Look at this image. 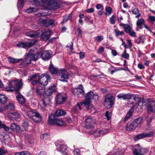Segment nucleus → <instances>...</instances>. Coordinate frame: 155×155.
Here are the masks:
<instances>
[{"mask_svg": "<svg viewBox=\"0 0 155 155\" xmlns=\"http://www.w3.org/2000/svg\"><path fill=\"white\" fill-rule=\"evenodd\" d=\"M144 138L143 133L137 135L134 137L135 141H137L138 140Z\"/></svg>", "mask_w": 155, "mask_h": 155, "instance_id": "obj_46", "label": "nucleus"}, {"mask_svg": "<svg viewBox=\"0 0 155 155\" xmlns=\"http://www.w3.org/2000/svg\"><path fill=\"white\" fill-rule=\"evenodd\" d=\"M118 99H123V100H128L130 98V94H124L123 93L120 94L117 96Z\"/></svg>", "mask_w": 155, "mask_h": 155, "instance_id": "obj_16", "label": "nucleus"}, {"mask_svg": "<svg viewBox=\"0 0 155 155\" xmlns=\"http://www.w3.org/2000/svg\"><path fill=\"white\" fill-rule=\"evenodd\" d=\"M36 41L35 40H32L30 42H20L16 46L20 48H30L32 47L35 43Z\"/></svg>", "mask_w": 155, "mask_h": 155, "instance_id": "obj_4", "label": "nucleus"}, {"mask_svg": "<svg viewBox=\"0 0 155 155\" xmlns=\"http://www.w3.org/2000/svg\"><path fill=\"white\" fill-rule=\"evenodd\" d=\"M110 155H120V152L116 149L113 150L111 152L110 154Z\"/></svg>", "mask_w": 155, "mask_h": 155, "instance_id": "obj_51", "label": "nucleus"}, {"mask_svg": "<svg viewBox=\"0 0 155 155\" xmlns=\"http://www.w3.org/2000/svg\"><path fill=\"white\" fill-rule=\"evenodd\" d=\"M41 102H42V105H40L39 107L41 110L44 111L45 109L46 106L51 103V100L49 97H47L42 99Z\"/></svg>", "mask_w": 155, "mask_h": 155, "instance_id": "obj_10", "label": "nucleus"}, {"mask_svg": "<svg viewBox=\"0 0 155 155\" xmlns=\"http://www.w3.org/2000/svg\"><path fill=\"white\" fill-rule=\"evenodd\" d=\"M49 78L50 77L48 75L45 76L44 74H43L39 77V82L44 86L46 85Z\"/></svg>", "mask_w": 155, "mask_h": 155, "instance_id": "obj_7", "label": "nucleus"}, {"mask_svg": "<svg viewBox=\"0 0 155 155\" xmlns=\"http://www.w3.org/2000/svg\"><path fill=\"white\" fill-rule=\"evenodd\" d=\"M41 53L40 52H37L36 54L33 55L32 60L34 61H36L38 58L40 57Z\"/></svg>", "mask_w": 155, "mask_h": 155, "instance_id": "obj_45", "label": "nucleus"}, {"mask_svg": "<svg viewBox=\"0 0 155 155\" xmlns=\"http://www.w3.org/2000/svg\"><path fill=\"white\" fill-rule=\"evenodd\" d=\"M132 13L136 15L135 18H139L141 16V14L139 12V10L137 8H134L132 10Z\"/></svg>", "mask_w": 155, "mask_h": 155, "instance_id": "obj_30", "label": "nucleus"}, {"mask_svg": "<svg viewBox=\"0 0 155 155\" xmlns=\"http://www.w3.org/2000/svg\"><path fill=\"white\" fill-rule=\"evenodd\" d=\"M93 96H94V93L92 91H90L87 94L85 100L84 102V106L87 108L90 106L91 101L92 99Z\"/></svg>", "mask_w": 155, "mask_h": 155, "instance_id": "obj_5", "label": "nucleus"}, {"mask_svg": "<svg viewBox=\"0 0 155 155\" xmlns=\"http://www.w3.org/2000/svg\"><path fill=\"white\" fill-rule=\"evenodd\" d=\"M16 98L18 102L21 105L25 104L26 101V99L21 94H19L16 96Z\"/></svg>", "mask_w": 155, "mask_h": 155, "instance_id": "obj_19", "label": "nucleus"}, {"mask_svg": "<svg viewBox=\"0 0 155 155\" xmlns=\"http://www.w3.org/2000/svg\"><path fill=\"white\" fill-rule=\"evenodd\" d=\"M22 127L25 130H27L28 127V124L26 122H24L22 124Z\"/></svg>", "mask_w": 155, "mask_h": 155, "instance_id": "obj_57", "label": "nucleus"}, {"mask_svg": "<svg viewBox=\"0 0 155 155\" xmlns=\"http://www.w3.org/2000/svg\"><path fill=\"white\" fill-rule=\"evenodd\" d=\"M57 118L56 116L53 114H51L48 117V122L50 124H54L56 122Z\"/></svg>", "mask_w": 155, "mask_h": 155, "instance_id": "obj_18", "label": "nucleus"}, {"mask_svg": "<svg viewBox=\"0 0 155 155\" xmlns=\"http://www.w3.org/2000/svg\"><path fill=\"white\" fill-rule=\"evenodd\" d=\"M104 51V48L103 47H101L99 48L97 50V53L100 54L103 52Z\"/></svg>", "mask_w": 155, "mask_h": 155, "instance_id": "obj_64", "label": "nucleus"}, {"mask_svg": "<svg viewBox=\"0 0 155 155\" xmlns=\"http://www.w3.org/2000/svg\"><path fill=\"white\" fill-rule=\"evenodd\" d=\"M66 99V95L63 94L59 93L56 96L55 100L56 103L58 104H61L65 101Z\"/></svg>", "mask_w": 155, "mask_h": 155, "instance_id": "obj_8", "label": "nucleus"}, {"mask_svg": "<svg viewBox=\"0 0 155 155\" xmlns=\"http://www.w3.org/2000/svg\"><path fill=\"white\" fill-rule=\"evenodd\" d=\"M84 104V102L78 103L77 105L72 108V111L74 113H77L81 109V106Z\"/></svg>", "mask_w": 155, "mask_h": 155, "instance_id": "obj_12", "label": "nucleus"}, {"mask_svg": "<svg viewBox=\"0 0 155 155\" xmlns=\"http://www.w3.org/2000/svg\"><path fill=\"white\" fill-rule=\"evenodd\" d=\"M47 19H43L42 18H40L39 20V21L41 23L44 25L46 26Z\"/></svg>", "mask_w": 155, "mask_h": 155, "instance_id": "obj_59", "label": "nucleus"}, {"mask_svg": "<svg viewBox=\"0 0 155 155\" xmlns=\"http://www.w3.org/2000/svg\"><path fill=\"white\" fill-rule=\"evenodd\" d=\"M37 10V8H36L30 7L26 9V12L28 13H30L33 12H36Z\"/></svg>", "mask_w": 155, "mask_h": 155, "instance_id": "obj_44", "label": "nucleus"}, {"mask_svg": "<svg viewBox=\"0 0 155 155\" xmlns=\"http://www.w3.org/2000/svg\"><path fill=\"white\" fill-rule=\"evenodd\" d=\"M11 84H14V86H15L18 88L21 87L22 86L21 80L12 81L11 82Z\"/></svg>", "mask_w": 155, "mask_h": 155, "instance_id": "obj_28", "label": "nucleus"}, {"mask_svg": "<svg viewBox=\"0 0 155 155\" xmlns=\"http://www.w3.org/2000/svg\"><path fill=\"white\" fill-rule=\"evenodd\" d=\"M54 24V21L52 19H47L46 26H49L53 25Z\"/></svg>", "mask_w": 155, "mask_h": 155, "instance_id": "obj_48", "label": "nucleus"}, {"mask_svg": "<svg viewBox=\"0 0 155 155\" xmlns=\"http://www.w3.org/2000/svg\"><path fill=\"white\" fill-rule=\"evenodd\" d=\"M136 148L134 149L133 153L134 155H143L141 154L142 149L139 145L137 144L136 146Z\"/></svg>", "mask_w": 155, "mask_h": 155, "instance_id": "obj_13", "label": "nucleus"}, {"mask_svg": "<svg viewBox=\"0 0 155 155\" xmlns=\"http://www.w3.org/2000/svg\"><path fill=\"white\" fill-rule=\"evenodd\" d=\"M137 125L135 124L134 122L130 121L127 124L126 129L129 131L134 130L137 127Z\"/></svg>", "mask_w": 155, "mask_h": 155, "instance_id": "obj_17", "label": "nucleus"}, {"mask_svg": "<svg viewBox=\"0 0 155 155\" xmlns=\"http://www.w3.org/2000/svg\"><path fill=\"white\" fill-rule=\"evenodd\" d=\"M52 52L50 50L43 51L40 56L41 59L44 61H48L51 58Z\"/></svg>", "mask_w": 155, "mask_h": 155, "instance_id": "obj_6", "label": "nucleus"}, {"mask_svg": "<svg viewBox=\"0 0 155 155\" xmlns=\"http://www.w3.org/2000/svg\"><path fill=\"white\" fill-rule=\"evenodd\" d=\"M24 0H19L18 2L17 6L18 8H21L24 4Z\"/></svg>", "mask_w": 155, "mask_h": 155, "instance_id": "obj_55", "label": "nucleus"}, {"mask_svg": "<svg viewBox=\"0 0 155 155\" xmlns=\"http://www.w3.org/2000/svg\"><path fill=\"white\" fill-rule=\"evenodd\" d=\"M15 155H30V154L28 151H23L17 152Z\"/></svg>", "mask_w": 155, "mask_h": 155, "instance_id": "obj_41", "label": "nucleus"}, {"mask_svg": "<svg viewBox=\"0 0 155 155\" xmlns=\"http://www.w3.org/2000/svg\"><path fill=\"white\" fill-rule=\"evenodd\" d=\"M40 34V33L38 31H30L26 33V36L31 38H35L37 37Z\"/></svg>", "mask_w": 155, "mask_h": 155, "instance_id": "obj_15", "label": "nucleus"}, {"mask_svg": "<svg viewBox=\"0 0 155 155\" xmlns=\"http://www.w3.org/2000/svg\"><path fill=\"white\" fill-rule=\"evenodd\" d=\"M107 130H106L105 131L104 130H99V131L98 132H99V134L97 135V137L103 136L107 132Z\"/></svg>", "mask_w": 155, "mask_h": 155, "instance_id": "obj_54", "label": "nucleus"}, {"mask_svg": "<svg viewBox=\"0 0 155 155\" xmlns=\"http://www.w3.org/2000/svg\"><path fill=\"white\" fill-rule=\"evenodd\" d=\"M84 87L81 84H80L77 88H73L72 90V93L74 95L81 94L83 95L84 94V91L83 90Z\"/></svg>", "mask_w": 155, "mask_h": 155, "instance_id": "obj_9", "label": "nucleus"}, {"mask_svg": "<svg viewBox=\"0 0 155 155\" xmlns=\"http://www.w3.org/2000/svg\"><path fill=\"white\" fill-rule=\"evenodd\" d=\"M0 128H2L4 129L6 131H8L9 130V128L6 126L4 124H2L1 121L0 120Z\"/></svg>", "mask_w": 155, "mask_h": 155, "instance_id": "obj_49", "label": "nucleus"}, {"mask_svg": "<svg viewBox=\"0 0 155 155\" xmlns=\"http://www.w3.org/2000/svg\"><path fill=\"white\" fill-rule=\"evenodd\" d=\"M114 32L117 36L121 35L122 34L124 33V32L123 31H120L119 30L116 29L114 30Z\"/></svg>", "mask_w": 155, "mask_h": 155, "instance_id": "obj_53", "label": "nucleus"}, {"mask_svg": "<svg viewBox=\"0 0 155 155\" xmlns=\"http://www.w3.org/2000/svg\"><path fill=\"white\" fill-rule=\"evenodd\" d=\"M49 69L50 72L52 74H55L57 73L58 70L56 68L54 67L52 64H50L49 67Z\"/></svg>", "mask_w": 155, "mask_h": 155, "instance_id": "obj_34", "label": "nucleus"}, {"mask_svg": "<svg viewBox=\"0 0 155 155\" xmlns=\"http://www.w3.org/2000/svg\"><path fill=\"white\" fill-rule=\"evenodd\" d=\"M65 124V122L61 120L57 119L56 122L54 125L57 126H62L64 125Z\"/></svg>", "mask_w": 155, "mask_h": 155, "instance_id": "obj_38", "label": "nucleus"}, {"mask_svg": "<svg viewBox=\"0 0 155 155\" xmlns=\"http://www.w3.org/2000/svg\"><path fill=\"white\" fill-rule=\"evenodd\" d=\"M142 122V119L141 117H138L134 120V121L135 124H136L137 127L139 125H140Z\"/></svg>", "mask_w": 155, "mask_h": 155, "instance_id": "obj_39", "label": "nucleus"}, {"mask_svg": "<svg viewBox=\"0 0 155 155\" xmlns=\"http://www.w3.org/2000/svg\"><path fill=\"white\" fill-rule=\"evenodd\" d=\"M47 35H45V33H43V32H42L41 38L43 41H47L49 38V35L50 34V32L47 31Z\"/></svg>", "mask_w": 155, "mask_h": 155, "instance_id": "obj_32", "label": "nucleus"}, {"mask_svg": "<svg viewBox=\"0 0 155 155\" xmlns=\"http://www.w3.org/2000/svg\"><path fill=\"white\" fill-rule=\"evenodd\" d=\"M7 60L11 64H15L21 61L22 60V59H18L9 56L7 58Z\"/></svg>", "mask_w": 155, "mask_h": 155, "instance_id": "obj_22", "label": "nucleus"}, {"mask_svg": "<svg viewBox=\"0 0 155 155\" xmlns=\"http://www.w3.org/2000/svg\"><path fill=\"white\" fill-rule=\"evenodd\" d=\"M54 91V87H51L47 90L45 91V94L47 96H51Z\"/></svg>", "mask_w": 155, "mask_h": 155, "instance_id": "obj_27", "label": "nucleus"}, {"mask_svg": "<svg viewBox=\"0 0 155 155\" xmlns=\"http://www.w3.org/2000/svg\"><path fill=\"white\" fill-rule=\"evenodd\" d=\"M105 116L107 118V120H109L111 118V114L109 111H107L105 114Z\"/></svg>", "mask_w": 155, "mask_h": 155, "instance_id": "obj_58", "label": "nucleus"}, {"mask_svg": "<svg viewBox=\"0 0 155 155\" xmlns=\"http://www.w3.org/2000/svg\"><path fill=\"white\" fill-rule=\"evenodd\" d=\"M85 122V127L86 128L91 129L94 128L93 125L95 123V120L91 116H87Z\"/></svg>", "mask_w": 155, "mask_h": 155, "instance_id": "obj_2", "label": "nucleus"}, {"mask_svg": "<svg viewBox=\"0 0 155 155\" xmlns=\"http://www.w3.org/2000/svg\"><path fill=\"white\" fill-rule=\"evenodd\" d=\"M59 150L64 155H67L68 152L67 146L64 144H61L60 146Z\"/></svg>", "mask_w": 155, "mask_h": 155, "instance_id": "obj_20", "label": "nucleus"}, {"mask_svg": "<svg viewBox=\"0 0 155 155\" xmlns=\"http://www.w3.org/2000/svg\"><path fill=\"white\" fill-rule=\"evenodd\" d=\"M130 99L132 98V97H133V99L135 101H136V100L138 98V97L137 95H135V94H130Z\"/></svg>", "mask_w": 155, "mask_h": 155, "instance_id": "obj_63", "label": "nucleus"}, {"mask_svg": "<svg viewBox=\"0 0 155 155\" xmlns=\"http://www.w3.org/2000/svg\"><path fill=\"white\" fill-rule=\"evenodd\" d=\"M49 5L54 9L59 8L60 7L59 4L53 0H51L50 1Z\"/></svg>", "mask_w": 155, "mask_h": 155, "instance_id": "obj_26", "label": "nucleus"}, {"mask_svg": "<svg viewBox=\"0 0 155 155\" xmlns=\"http://www.w3.org/2000/svg\"><path fill=\"white\" fill-rule=\"evenodd\" d=\"M5 109H9L11 110H14L15 108V106L12 103L10 102L7 105L4 106Z\"/></svg>", "mask_w": 155, "mask_h": 155, "instance_id": "obj_33", "label": "nucleus"}, {"mask_svg": "<svg viewBox=\"0 0 155 155\" xmlns=\"http://www.w3.org/2000/svg\"><path fill=\"white\" fill-rule=\"evenodd\" d=\"M66 113V112L64 110H58L56 111L54 115L57 117L65 115Z\"/></svg>", "mask_w": 155, "mask_h": 155, "instance_id": "obj_29", "label": "nucleus"}, {"mask_svg": "<svg viewBox=\"0 0 155 155\" xmlns=\"http://www.w3.org/2000/svg\"><path fill=\"white\" fill-rule=\"evenodd\" d=\"M6 91L9 92H12L15 89V87L14 84H11V82L9 83L8 85L5 88Z\"/></svg>", "mask_w": 155, "mask_h": 155, "instance_id": "obj_31", "label": "nucleus"}, {"mask_svg": "<svg viewBox=\"0 0 155 155\" xmlns=\"http://www.w3.org/2000/svg\"><path fill=\"white\" fill-rule=\"evenodd\" d=\"M7 153V150L4 147L0 148V155H5Z\"/></svg>", "mask_w": 155, "mask_h": 155, "instance_id": "obj_42", "label": "nucleus"}, {"mask_svg": "<svg viewBox=\"0 0 155 155\" xmlns=\"http://www.w3.org/2000/svg\"><path fill=\"white\" fill-rule=\"evenodd\" d=\"M134 111V109L132 107L130 109L124 118V122H126L127 121L128 119H129V118L132 116V114Z\"/></svg>", "mask_w": 155, "mask_h": 155, "instance_id": "obj_25", "label": "nucleus"}, {"mask_svg": "<svg viewBox=\"0 0 155 155\" xmlns=\"http://www.w3.org/2000/svg\"><path fill=\"white\" fill-rule=\"evenodd\" d=\"M103 39V36L101 35L97 36L96 37V40L98 42H101Z\"/></svg>", "mask_w": 155, "mask_h": 155, "instance_id": "obj_61", "label": "nucleus"}, {"mask_svg": "<svg viewBox=\"0 0 155 155\" xmlns=\"http://www.w3.org/2000/svg\"><path fill=\"white\" fill-rule=\"evenodd\" d=\"M25 59L24 61V63L25 64H30L31 61V55L30 54L26 55L25 56Z\"/></svg>", "mask_w": 155, "mask_h": 155, "instance_id": "obj_35", "label": "nucleus"}, {"mask_svg": "<svg viewBox=\"0 0 155 155\" xmlns=\"http://www.w3.org/2000/svg\"><path fill=\"white\" fill-rule=\"evenodd\" d=\"M112 12V9L110 7L108 6L105 8V14L107 16L110 15Z\"/></svg>", "mask_w": 155, "mask_h": 155, "instance_id": "obj_43", "label": "nucleus"}, {"mask_svg": "<svg viewBox=\"0 0 155 155\" xmlns=\"http://www.w3.org/2000/svg\"><path fill=\"white\" fill-rule=\"evenodd\" d=\"M49 135L48 134L44 133L41 135V139L46 140L49 138Z\"/></svg>", "mask_w": 155, "mask_h": 155, "instance_id": "obj_47", "label": "nucleus"}, {"mask_svg": "<svg viewBox=\"0 0 155 155\" xmlns=\"http://www.w3.org/2000/svg\"><path fill=\"white\" fill-rule=\"evenodd\" d=\"M42 87L41 86H38L37 87L36 89V92L37 94L39 95H40L41 94Z\"/></svg>", "mask_w": 155, "mask_h": 155, "instance_id": "obj_50", "label": "nucleus"}, {"mask_svg": "<svg viewBox=\"0 0 155 155\" xmlns=\"http://www.w3.org/2000/svg\"><path fill=\"white\" fill-rule=\"evenodd\" d=\"M122 57L125 59H127L129 58V54L127 53V51L126 50H124V53L122 54Z\"/></svg>", "mask_w": 155, "mask_h": 155, "instance_id": "obj_56", "label": "nucleus"}, {"mask_svg": "<svg viewBox=\"0 0 155 155\" xmlns=\"http://www.w3.org/2000/svg\"><path fill=\"white\" fill-rule=\"evenodd\" d=\"M10 116L12 118H15L17 120H18L21 117L20 114L18 112H13L10 113L8 115V116L10 117Z\"/></svg>", "mask_w": 155, "mask_h": 155, "instance_id": "obj_24", "label": "nucleus"}, {"mask_svg": "<svg viewBox=\"0 0 155 155\" xmlns=\"http://www.w3.org/2000/svg\"><path fill=\"white\" fill-rule=\"evenodd\" d=\"M124 31L128 33L132 30L130 26L127 24H124Z\"/></svg>", "mask_w": 155, "mask_h": 155, "instance_id": "obj_40", "label": "nucleus"}, {"mask_svg": "<svg viewBox=\"0 0 155 155\" xmlns=\"http://www.w3.org/2000/svg\"><path fill=\"white\" fill-rule=\"evenodd\" d=\"M96 7V8L98 10L100 9L101 8V10H102L104 9L103 6L102 5L100 4H97Z\"/></svg>", "mask_w": 155, "mask_h": 155, "instance_id": "obj_62", "label": "nucleus"}, {"mask_svg": "<svg viewBox=\"0 0 155 155\" xmlns=\"http://www.w3.org/2000/svg\"><path fill=\"white\" fill-rule=\"evenodd\" d=\"M35 115L33 117L32 120L35 123H40L42 120L41 117L38 112H35Z\"/></svg>", "mask_w": 155, "mask_h": 155, "instance_id": "obj_14", "label": "nucleus"}, {"mask_svg": "<svg viewBox=\"0 0 155 155\" xmlns=\"http://www.w3.org/2000/svg\"><path fill=\"white\" fill-rule=\"evenodd\" d=\"M36 112H34L32 110H31L27 111V115L29 118L32 119L33 117L35 115Z\"/></svg>", "mask_w": 155, "mask_h": 155, "instance_id": "obj_37", "label": "nucleus"}, {"mask_svg": "<svg viewBox=\"0 0 155 155\" xmlns=\"http://www.w3.org/2000/svg\"><path fill=\"white\" fill-rule=\"evenodd\" d=\"M7 101V98L4 95L0 94V105L5 104Z\"/></svg>", "mask_w": 155, "mask_h": 155, "instance_id": "obj_36", "label": "nucleus"}, {"mask_svg": "<svg viewBox=\"0 0 155 155\" xmlns=\"http://www.w3.org/2000/svg\"><path fill=\"white\" fill-rule=\"evenodd\" d=\"M71 17V14H69L68 16H65L64 18L63 21L64 22L70 19Z\"/></svg>", "mask_w": 155, "mask_h": 155, "instance_id": "obj_60", "label": "nucleus"}, {"mask_svg": "<svg viewBox=\"0 0 155 155\" xmlns=\"http://www.w3.org/2000/svg\"><path fill=\"white\" fill-rule=\"evenodd\" d=\"M143 135L144 137H150L153 135V132H150L148 133H143Z\"/></svg>", "mask_w": 155, "mask_h": 155, "instance_id": "obj_52", "label": "nucleus"}, {"mask_svg": "<svg viewBox=\"0 0 155 155\" xmlns=\"http://www.w3.org/2000/svg\"><path fill=\"white\" fill-rule=\"evenodd\" d=\"M114 98L110 95H108L106 97L104 102V105L107 108H110L114 104Z\"/></svg>", "mask_w": 155, "mask_h": 155, "instance_id": "obj_1", "label": "nucleus"}, {"mask_svg": "<svg viewBox=\"0 0 155 155\" xmlns=\"http://www.w3.org/2000/svg\"><path fill=\"white\" fill-rule=\"evenodd\" d=\"M10 128L11 130L13 131L20 134L24 133L23 131L21 130L19 126L15 123L11 124Z\"/></svg>", "mask_w": 155, "mask_h": 155, "instance_id": "obj_11", "label": "nucleus"}, {"mask_svg": "<svg viewBox=\"0 0 155 155\" xmlns=\"http://www.w3.org/2000/svg\"><path fill=\"white\" fill-rule=\"evenodd\" d=\"M59 73L60 77V80L61 81H67V80L69 79L70 74L65 69H61L59 71Z\"/></svg>", "mask_w": 155, "mask_h": 155, "instance_id": "obj_3", "label": "nucleus"}, {"mask_svg": "<svg viewBox=\"0 0 155 155\" xmlns=\"http://www.w3.org/2000/svg\"><path fill=\"white\" fill-rule=\"evenodd\" d=\"M146 109L147 112L148 113L153 112L155 111V105H151L149 104H147L146 105Z\"/></svg>", "mask_w": 155, "mask_h": 155, "instance_id": "obj_21", "label": "nucleus"}, {"mask_svg": "<svg viewBox=\"0 0 155 155\" xmlns=\"http://www.w3.org/2000/svg\"><path fill=\"white\" fill-rule=\"evenodd\" d=\"M138 19L136 22L137 27L139 29H142V26L144 25L145 20L143 18Z\"/></svg>", "mask_w": 155, "mask_h": 155, "instance_id": "obj_23", "label": "nucleus"}]
</instances>
